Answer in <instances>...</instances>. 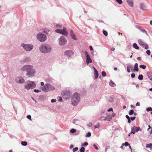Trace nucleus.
I'll return each mask as SVG.
<instances>
[{"label":"nucleus","instance_id":"nucleus-45","mask_svg":"<svg viewBox=\"0 0 152 152\" xmlns=\"http://www.w3.org/2000/svg\"><path fill=\"white\" fill-rule=\"evenodd\" d=\"M127 67H129V69H132L133 68V66L132 64H130L128 65Z\"/></svg>","mask_w":152,"mask_h":152},{"label":"nucleus","instance_id":"nucleus-46","mask_svg":"<svg viewBox=\"0 0 152 152\" xmlns=\"http://www.w3.org/2000/svg\"><path fill=\"white\" fill-rule=\"evenodd\" d=\"M110 149V147L109 146H107L105 148V152H107V150Z\"/></svg>","mask_w":152,"mask_h":152},{"label":"nucleus","instance_id":"nucleus-28","mask_svg":"<svg viewBox=\"0 0 152 152\" xmlns=\"http://www.w3.org/2000/svg\"><path fill=\"white\" fill-rule=\"evenodd\" d=\"M133 47L134 48L137 50H139V48L136 43H134L133 44Z\"/></svg>","mask_w":152,"mask_h":152},{"label":"nucleus","instance_id":"nucleus-48","mask_svg":"<svg viewBox=\"0 0 152 152\" xmlns=\"http://www.w3.org/2000/svg\"><path fill=\"white\" fill-rule=\"evenodd\" d=\"M116 1L119 4H121L122 3V1L121 0H116Z\"/></svg>","mask_w":152,"mask_h":152},{"label":"nucleus","instance_id":"nucleus-9","mask_svg":"<svg viewBox=\"0 0 152 152\" xmlns=\"http://www.w3.org/2000/svg\"><path fill=\"white\" fill-rule=\"evenodd\" d=\"M37 39L41 42H45L47 39V36L44 34L39 33L36 36Z\"/></svg>","mask_w":152,"mask_h":152},{"label":"nucleus","instance_id":"nucleus-23","mask_svg":"<svg viewBox=\"0 0 152 152\" xmlns=\"http://www.w3.org/2000/svg\"><path fill=\"white\" fill-rule=\"evenodd\" d=\"M139 71L138 64L137 63H136L134 65V72L136 71L137 72Z\"/></svg>","mask_w":152,"mask_h":152},{"label":"nucleus","instance_id":"nucleus-57","mask_svg":"<svg viewBox=\"0 0 152 152\" xmlns=\"http://www.w3.org/2000/svg\"><path fill=\"white\" fill-rule=\"evenodd\" d=\"M131 76L132 78H134L135 76V75L134 73H132L131 75Z\"/></svg>","mask_w":152,"mask_h":152},{"label":"nucleus","instance_id":"nucleus-21","mask_svg":"<svg viewBox=\"0 0 152 152\" xmlns=\"http://www.w3.org/2000/svg\"><path fill=\"white\" fill-rule=\"evenodd\" d=\"M106 117L107 119V121H110L112 119L111 115L109 113H107Z\"/></svg>","mask_w":152,"mask_h":152},{"label":"nucleus","instance_id":"nucleus-52","mask_svg":"<svg viewBox=\"0 0 152 152\" xmlns=\"http://www.w3.org/2000/svg\"><path fill=\"white\" fill-rule=\"evenodd\" d=\"M56 99H53L51 100V102L52 103H54L56 102Z\"/></svg>","mask_w":152,"mask_h":152},{"label":"nucleus","instance_id":"nucleus-49","mask_svg":"<svg viewBox=\"0 0 152 152\" xmlns=\"http://www.w3.org/2000/svg\"><path fill=\"white\" fill-rule=\"evenodd\" d=\"M99 127H100L99 124H98L97 125H95L94 126V128L95 129H96V128L98 129L99 128Z\"/></svg>","mask_w":152,"mask_h":152},{"label":"nucleus","instance_id":"nucleus-60","mask_svg":"<svg viewBox=\"0 0 152 152\" xmlns=\"http://www.w3.org/2000/svg\"><path fill=\"white\" fill-rule=\"evenodd\" d=\"M115 115L116 114L115 113H113L112 115H111V116H112V117H114L115 116Z\"/></svg>","mask_w":152,"mask_h":152},{"label":"nucleus","instance_id":"nucleus-47","mask_svg":"<svg viewBox=\"0 0 152 152\" xmlns=\"http://www.w3.org/2000/svg\"><path fill=\"white\" fill-rule=\"evenodd\" d=\"M88 144V143L87 142H85L83 144L81 145L82 146H87Z\"/></svg>","mask_w":152,"mask_h":152},{"label":"nucleus","instance_id":"nucleus-3","mask_svg":"<svg viewBox=\"0 0 152 152\" xmlns=\"http://www.w3.org/2000/svg\"><path fill=\"white\" fill-rule=\"evenodd\" d=\"M80 96L78 93H74L71 96V103L74 106H77L80 101Z\"/></svg>","mask_w":152,"mask_h":152},{"label":"nucleus","instance_id":"nucleus-31","mask_svg":"<svg viewBox=\"0 0 152 152\" xmlns=\"http://www.w3.org/2000/svg\"><path fill=\"white\" fill-rule=\"evenodd\" d=\"M138 79L140 80H142L143 79V76L142 75H140L138 77Z\"/></svg>","mask_w":152,"mask_h":152},{"label":"nucleus","instance_id":"nucleus-14","mask_svg":"<svg viewBox=\"0 0 152 152\" xmlns=\"http://www.w3.org/2000/svg\"><path fill=\"white\" fill-rule=\"evenodd\" d=\"M73 55V52L71 50H67L64 53V55L65 57L70 58Z\"/></svg>","mask_w":152,"mask_h":152},{"label":"nucleus","instance_id":"nucleus-36","mask_svg":"<svg viewBox=\"0 0 152 152\" xmlns=\"http://www.w3.org/2000/svg\"><path fill=\"white\" fill-rule=\"evenodd\" d=\"M91 134L90 132H88L87 134L86 135L85 137H89L91 136Z\"/></svg>","mask_w":152,"mask_h":152},{"label":"nucleus","instance_id":"nucleus-30","mask_svg":"<svg viewBox=\"0 0 152 152\" xmlns=\"http://www.w3.org/2000/svg\"><path fill=\"white\" fill-rule=\"evenodd\" d=\"M108 101L110 102H113L114 101L113 98L111 97H110L108 98Z\"/></svg>","mask_w":152,"mask_h":152},{"label":"nucleus","instance_id":"nucleus-18","mask_svg":"<svg viewBox=\"0 0 152 152\" xmlns=\"http://www.w3.org/2000/svg\"><path fill=\"white\" fill-rule=\"evenodd\" d=\"M140 8L142 10H145L147 9V7L145 4L143 3H140L139 4Z\"/></svg>","mask_w":152,"mask_h":152},{"label":"nucleus","instance_id":"nucleus-6","mask_svg":"<svg viewBox=\"0 0 152 152\" xmlns=\"http://www.w3.org/2000/svg\"><path fill=\"white\" fill-rule=\"evenodd\" d=\"M36 86L35 83L32 81H29L24 86V89L27 90L33 89Z\"/></svg>","mask_w":152,"mask_h":152},{"label":"nucleus","instance_id":"nucleus-41","mask_svg":"<svg viewBox=\"0 0 152 152\" xmlns=\"http://www.w3.org/2000/svg\"><path fill=\"white\" fill-rule=\"evenodd\" d=\"M102 75L103 77H105L106 76V73L104 71H102Z\"/></svg>","mask_w":152,"mask_h":152},{"label":"nucleus","instance_id":"nucleus-59","mask_svg":"<svg viewBox=\"0 0 152 152\" xmlns=\"http://www.w3.org/2000/svg\"><path fill=\"white\" fill-rule=\"evenodd\" d=\"M77 120V119H74L73 120L72 122L73 123L75 124V123L76 121Z\"/></svg>","mask_w":152,"mask_h":152},{"label":"nucleus","instance_id":"nucleus-32","mask_svg":"<svg viewBox=\"0 0 152 152\" xmlns=\"http://www.w3.org/2000/svg\"><path fill=\"white\" fill-rule=\"evenodd\" d=\"M126 118L128 120V122L129 123H130L131 122V121H130V119L129 115H126Z\"/></svg>","mask_w":152,"mask_h":152},{"label":"nucleus","instance_id":"nucleus-51","mask_svg":"<svg viewBox=\"0 0 152 152\" xmlns=\"http://www.w3.org/2000/svg\"><path fill=\"white\" fill-rule=\"evenodd\" d=\"M78 149V148L77 147H75L73 148V152H75L77 151Z\"/></svg>","mask_w":152,"mask_h":152},{"label":"nucleus","instance_id":"nucleus-56","mask_svg":"<svg viewBox=\"0 0 152 152\" xmlns=\"http://www.w3.org/2000/svg\"><path fill=\"white\" fill-rule=\"evenodd\" d=\"M27 118L30 120H31V116L30 115H28L27 116Z\"/></svg>","mask_w":152,"mask_h":152},{"label":"nucleus","instance_id":"nucleus-34","mask_svg":"<svg viewBox=\"0 0 152 152\" xmlns=\"http://www.w3.org/2000/svg\"><path fill=\"white\" fill-rule=\"evenodd\" d=\"M140 68L143 69H145L146 68V66L144 65H141L140 66Z\"/></svg>","mask_w":152,"mask_h":152},{"label":"nucleus","instance_id":"nucleus-64","mask_svg":"<svg viewBox=\"0 0 152 152\" xmlns=\"http://www.w3.org/2000/svg\"><path fill=\"white\" fill-rule=\"evenodd\" d=\"M40 84L41 85V86H43L44 85V82H42L40 83Z\"/></svg>","mask_w":152,"mask_h":152},{"label":"nucleus","instance_id":"nucleus-44","mask_svg":"<svg viewBox=\"0 0 152 152\" xmlns=\"http://www.w3.org/2000/svg\"><path fill=\"white\" fill-rule=\"evenodd\" d=\"M93 146L94 147V148L97 150H99V148L95 144H94L93 145Z\"/></svg>","mask_w":152,"mask_h":152},{"label":"nucleus","instance_id":"nucleus-43","mask_svg":"<svg viewBox=\"0 0 152 152\" xmlns=\"http://www.w3.org/2000/svg\"><path fill=\"white\" fill-rule=\"evenodd\" d=\"M103 33L105 36H107V32L106 31L103 30Z\"/></svg>","mask_w":152,"mask_h":152},{"label":"nucleus","instance_id":"nucleus-54","mask_svg":"<svg viewBox=\"0 0 152 152\" xmlns=\"http://www.w3.org/2000/svg\"><path fill=\"white\" fill-rule=\"evenodd\" d=\"M62 98L61 97H59L58 98V100L59 102H61L62 101Z\"/></svg>","mask_w":152,"mask_h":152},{"label":"nucleus","instance_id":"nucleus-16","mask_svg":"<svg viewBox=\"0 0 152 152\" xmlns=\"http://www.w3.org/2000/svg\"><path fill=\"white\" fill-rule=\"evenodd\" d=\"M139 131H142V129L140 127H137L134 126L132 128L131 131V133H132L134 134L135 132H137Z\"/></svg>","mask_w":152,"mask_h":152},{"label":"nucleus","instance_id":"nucleus-15","mask_svg":"<svg viewBox=\"0 0 152 152\" xmlns=\"http://www.w3.org/2000/svg\"><path fill=\"white\" fill-rule=\"evenodd\" d=\"M85 54L86 57V61L87 64L88 65L89 63H92V61L87 51H85Z\"/></svg>","mask_w":152,"mask_h":152},{"label":"nucleus","instance_id":"nucleus-39","mask_svg":"<svg viewBox=\"0 0 152 152\" xmlns=\"http://www.w3.org/2000/svg\"><path fill=\"white\" fill-rule=\"evenodd\" d=\"M129 144L128 142H126L124 144L123 143L122 144V146H124V145H125L126 146H127L129 145Z\"/></svg>","mask_w":152,"mask_h":152},{"label":"nucleus","instance_id":"nucleus-55","mask_svg":"<svg viewBox=\"0 0 152 152\" xmlns=\"http://www.w3.org/2000/svg\"><path fill=\"white\" fill-rule=\"evenodd\" d=\"M136 117L135 116L132 117H131L130 118L132 121H133L135 120V119Z\"/></svg>","mask_w":152,"mask_h":152},{"label":"nucleus","instance_id":"nucleus-53","mask_svg":"<svg viewBox=\"0 0 152 152\" xmlns=\"http://www.w3.org/2000/svg\"><path fill=\"white\" fill-rule=\"evenodd\" d=\"M146 53L148 54V55H150L151 52L149 50H147Z\"/></svg>","mask_w":152,"mask_h":152},{"label":"nucleus","instance_id":"nucleus-38","mask_svg":"<svg viewBox=\"0 0 152 152\" xmlns=\"http://www.w3.org/2000/svg\"><path fill=\"white\" fill-rule=\"evenodd\" d=\"M34 91L35 93H39L41 92V91L39 89H34Z\"/></svg>","mask_w":152,"mask_h":152},{"label":"nucleus","instance_id":"nucleus-1","mask_svg":"<svg viewBox=\"0 0 152 152\" xmlns=\"http://www.w3.org/2000/svg\"><path fill=\"white\" fill-rule=\"evenodd\" d=\"M21 70L23 71H26V76L29 77L34 76L36 73V69L32 65H23L21 67Z\"/></svg>","mask_w":152,"mask_h":152},{"label":"nucleus","instance_id":"nucleus-25","mask_svg":"<svg viewBox=\"0 0 152 152\" xmlns=\"http://www.w3.org/2000/svg\"><path fill=\"white\" fill-rule=\"evenodd\" d=\"M147 74L149 79L152 81V73H147Z\"/></svg>","mask_w":152,"mask_h":152},{"label":"nucleus","instance_id":"nucleus-13","mask_svg":"<svg viewBox=\"0 0 152 152\" xmlns=\"http://www.w3.org/2000/svg\"><path fill=\"white\" fill-rule=\"evenodd\" d=\"M138 42L139 44L143 48H145V49H148V45L144 41L141 39H139L138 40Z\"/></svg>","mask_w":152,"mask_h":152},{"label":"nucleus","instance_id":"nucleus-62","mask_svg":"<svg viewBox=\"0 0 152 152\" xmlns=\"http://www.w3.org/2000/svg\"><path fill=\"white\" fill-rule=\"evenodd\" d=\"M140 103L139 102H137L136 104V106H140Z\"/></svg>","mask_w":152,"mask_h":152},{"label":"nucleus","instance_id":"nucleus-4","mask_svg":"<svg viewBox=\"0 0 152 152\" xmlns=\"http://www.w3.org/2000/svg\"><path fill=\"white\" fill-rule=\"evenodd\" d=\"M39 51L43 53H47L51 52L52 50L51 46L48 44H42L39 47Z\"/></svg>","mask_w":152,"mask_h":152},{"label":"nucleus","instance_id":"nucleus-50","mask_svg":"<svg viewBox=\"0 0 152 152\" xmlns=\"http://www.w3.org/2000/svg\"><path fill=\"white\" fill-rule=\"evenodd\" d=\"M49 30L47 29L45 30L44 31V32L46 33V34H48V33L49 32Z\"/></svg>","mask_w":152,"mask_h":152},{"label":"nucleus","instance_id":"nucleus-29","mask_svg":"<svg viewBox=\"0 0 152 152\" xmlns=\"http://www.w3.org/2000/svg\"><path fill=\"white\" fill-rule=\"evenodd\" d=\"M46 98V96L45 95H43L40 97V99L42 100H44Z\"/></svg>","mask_w":152,"mask_h":152},{"label":"nucleus","instance_id":"nucleus-12","mask_svg":"<svg viewBox=\"0 0 152 152\" xmlns=\"http://www.w3.org/2000/svg\"><path fill=\"white\" fill-rule=\"evenodd\" d=\"M15 81L16 83L19 84H23L25 82L24 78L20 76L16 77L15 79Z\"/></svg>","mask_w":152,"mask_h":152},{"label":"nucleus","instance_id":"nucleus-11","mask_svg":"<svg viewBox=\"0 0 152 152\" xmlns=\"http://www.w3.org/2000/svg\"><path fill=\"white\" fill-rule=\"evenodd\" d=\"M62 95L63 98L66 100H68L70 98L71 93L69 91H64L62 93Z\"/></svg>","mask_w":152,"mask_h":152},{"label":"nucleus","instance_id":"nucleus-2","mask_svg":"<svg viewBox=\"0 0 152 152\" xmlns=\"http://www.w3.org/2000/svg\"><path fill=\"white\" fill-rule=\"evenodd\" d=\"M21 70L23 71H26V76L29 77L34 76L36 73V69L32 65H23L21 67Z\"/></svg>","mask_w":152,"mask_h":152},{"label":"nucleus","instance_id":"nucleus-19","mask_svg":"<svg viewBox=\"0 0 152 152\" xmlns=\"http://www.w3.org/2000/svg\"><path fill=\"white\" fill-rule=\"evenodd\" d=\"M128 4L131 7H133L134 6L133 0H126Z\"/></svg>","mask_w":152,"mask_h":152},{"label":"nucleus","instance_id":"nucleus-63","mask_svg":"<svg viewBox=\"0 0 152 152\" xmlns=\"http://www.w3.org/2000/svg\"><path fill=\"white\" fill-rule=\"evenodd\" d=\"M127 71L128 73H129L130 72V69L129 68V67H127Z\"/></svg>","mask_w":152,"mask_h":152},{"label":"nucleus","instance_id":"nucleus-33","mask_svg":"<svg viewBox=\"0 0 152 152\" xmlns=\"http://www.w3.org/2000/svg\"><path fill=\"white\" fill-rule=\"evenodd\" d=\"M21 145L24 146H26L27 145V142L26 141H22L21 143Z\"/></svg>","mask_w":152,"mask_h":152},{"label":"nucleus","instance_id":"nucleus-40","mask_svg":"<svg viewBox=\"0 0 152 152\" xmlns=\"http://www.w3.org/2000/svg\"><path fill=\"white\" fill-rule=\"evenodd\" d=\"M146 110L148 112L149 111H151L152 110V108L151 107H148L146 108Z\"/></svg>","mask_w":152,"mask_h":152},{"label":"nucleus","instance_id":"nucleus-8","mask_svg":"<svg viewBox=\"0 0 152 152\" xmlns=\"http://www.w3.org/2000/svg\"><path fill=\"white\" fill-rule=\"evenodd\" d=\"M41 88L43 91L46 92L55 89V88L53 86L49 84H45L44 86L41 87Z\"/></svg>","mask_w":152,"mask_h":152},{"label":"nucleus","instance_id":"nucleus-20","mask_svg":"<svg viewBox=\"0 0 152 152\" xmlns=\"http://www.w3.org/2000/svg\"><path fill=\"white\" fill-rule=\"evenodd\" d=\"M93 68L94 71V75L95 79H96L98 77V73L97 70L94 67H93Z\"/></svg>","mask_w":152,"mask_h":152},{"label":"nucleus","instance_id":"nucleus-10","mask_svg":"<svg viewBox=\"0 0 152 152\" xmlns=\"http://www.w3.org/2000/svg\"><path fill=\"white\" fill-rule=\"evenodd\" d=\"M58 42L60 46H64L66 43L67 40L64 36H61L58 39Z\"/></svg>","mask_w":152,"mask_h":152},{"label":"nucleus","instance_id":"nucleus-37","mask_svg":"<svg viewBox=\"0 0 152 152\" xmlns=\"http://www.w3.org/2000/svg\"><path fill=\"white\" fill-rule=\"evenodd\" d=\"M76 130L75 129H72L70 130V132L72 133H75L76 132Z\"/></svg>","mask_w":152,"mask_h":152},{"label":"nucleus","instance_id":"nucleus-22","mask_svg":"<svg viewBox=\"0 0 152 152\" xmlns=\"http://www.w3.org/2000/svg\"><path fill=\"white\" fill-rule=\"evenodd\" d=\"M70 35L72 39L75 40H76L77 39L75 35L74 34L72 30H71L70 31Z\"/></svg>","mask_w":152,"mask_h":152},{"label":"nucleus","instance_id":"nucleus-24","mask_svg":"<svg viewBox=\"0 0 152 152\" xmlns=\"http://www.w3.org/2000/svg\"><path fill=\"white\" fill-rule=\"evenodd\" d=\"M139 30L141 32H142V33H144L146 34L147 36L148 35L147 32V31H145V29L140 28H139Z\"/></svg>","mask_w":152,"mask_h":152},{"label":"nucleus","instance_id":"nucleus-27","mask_svg":"<svg viewBox=\"0 0 152 152\" xmlns=\"http://www.w3.org/2000/svg\"><path fill=\"white\" fill-rule=\"evenodd\" d=\"M109 85L112 87H114L115 86V83H114L111 80L109 82Z\"/></svg>","mask_w":152,"mask_h":152},{"label":"nucleus","instance_id":"nucleus-7","mask_svg":"<svg viewBox=\"0 0 152 152\" xmlns=\"http://www.w3.org/2000/svg\"><path fill=\"white\" fill-rule=\"evenodd\" d=\"M20 46L24 50L27 52L31 51L34 48L33 45L23 43L21 44Z\"/></svg>","mask_w":152,"mask_h":152},{"label":"nucleus","instance_id":"nucleus-35","mask_svg":"<svg viewBox=\"0 0 152 152\" xmlns=\"http://www.w3.org/2000/svg\"><path fill=\"white\" fill-rule=\"evenodd\" d=\"M134 110H130L129 113V115H132L134 113Z\"/></svg>","mask_w":152,"mask_h":152},{"label":"nucleus","instance_id":"nucleus-5","mask_svg":"<svg viewBox=\"0 0 152 152\" xmlns=\"http://www.w3.org/2000/svg\"><path fill=\"white\" fill-rule=\"evenodd\" d=\"M55 27L58 28L56 29L55 31L56 32L62 34L65 36H66L68 34V33L66 30V28L64 27L63 29H60L62 27V26L60 24H56L55 26Z\"/></svg>","mask_w":152,"mask_h":152},{"label":"nucleus","instance_id":"nucleus-61","mask_svg":"<svg viewBox=\"0 0 152 152\" xmlns=\"http://www.w3.org/2000/svg\"><path fill=\"white\" fill-rule=\"evenodd\" d=\"M90 50L91 51H92L93 50L92 47L91 46H89Z\"/></svg>","mask_w":152,"mask_h":152},{"label":"nucleus","instance_id":"nucleus-17","mask_svg":"<svg viewBox=\"0 0 152 152\" xmlns=\"http://www.w3.org/2000/svg\"><path fill=\"white\" fill-rule=\"evenodd\" d=\"M31 59L30 57L28 56H25L23 58L21 61L28 63L31 62Z\"/></svg>","mask_w":152,"mask_h":152},{"label":"nucleus","instance_id":"nucleus-26","mask_svg":"<svg viewBox=\"0 0 152 152\" xmlns=\"http://www.w3.org/2000/svg\"><path fill=\"white\" fill-rule=\"evenodd\" d=\"M146 148H149L150 150L152 149V144L151 143L146 144Z\"/></svg>","mask_w":152,"mask_h":152},{"label":"nucleus","instance_id":"nucleus-58","mask_svg":"<svg viewBox=\"0 0 152 152\" xmlns=\"http://www.w3.org/2000/svg\"><path fill=\"white\" fill-rule=\"evenodd\" d=\"M107 111L108 112H110V111H113V109L112 108H110L108 109L107 110Z\"/></svg>","mask_w":152,"mask_h":152},{"label":"nucleus","instance_id":"nucleus-42","mask_svg":"<svg viewBox=\"0 0 152 152\" xmlns=\"http://www.w3.org/2000/svg\"><path fill=\"white\" fill-rule=\"evenodd\" d=\"M85 149L84 147H82L80 149V152H84Z\"/></svg>","mask_w":152,"mask_h":152}]
</instances>
